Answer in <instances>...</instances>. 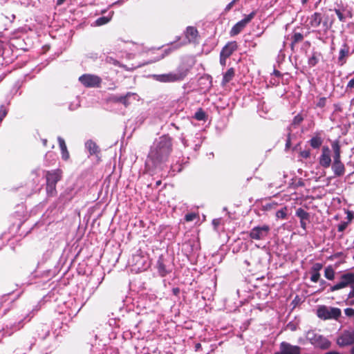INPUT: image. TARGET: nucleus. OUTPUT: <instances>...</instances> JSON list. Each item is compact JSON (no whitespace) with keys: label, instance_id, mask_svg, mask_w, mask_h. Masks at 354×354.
<instances>
[{"label":"nucleus","instance_id":"1","mask_svg":"<svg viewBox=\"0 0 354 354\" xmlns=\"http://www.w3.org/2000/svg\"><path fill=\"white\" fill-rule=\"evenodd\" d=\"M171 151L172 139L168 135H163L151 147L147 163L151 162L153 167H156L169 160Z\"/></svg>","mask_w":354,"mask_h":354},{"label":"nucleus","instance_id":"58","mask_svg":"<svg viewBox=\"0 0 354 354\" xmlns=\"http://www.w3.org/2000/svg\"><path fill=\"white\" fill-rule=\"evenodd\" d=\"M308 0H301V3L303 5H305V4H306L308 3Z\"/></svg>","mask_w":354,"mask_h":354},{"label":"nucleus","instance_id":"41","mask_svg":"<svg viewBox=\"0 0 354 354\" xmlns=\"http://www.w3.org/2000/svg\"><path fill=\"white\" fill-rule=\"evenodd\" d=\"M348 224L346 221L342 222L337 225V230L339 232H343L348 227Z\"/></svg>","mask_w":354,"mask_h":354},{"label":"nucleus","instance_id":"54","mask_svg":"<svg viewBox=\"0 0 354 354\" xmlns=\"http://www.w3.org/2000/svg\"><path fill=\"white\" fill-rule=\"evenodd\" d=\"M48 140L47 139H42V144L44 147L47 146Z\"/></svg>","mask_w":354,"mask_h":354},{"label":"nucleus","instance_id":"27","mask_svg":"<svg viewBox=\"0 0 354 354\" xmlns=\"http://www.w3.org/2000/svg\"><path fill=\"white\" fill-rule=\"evenodd\" d=\"M56 184L46 183V192L48 196H54L57 194Z\"/></svg>","mask_w":354,"mask_h":354},{"label":"nucleus","instance_id":"3","mask_svg":"<svg viewBox=\"0 0 354 354\" xmlns=\"http://www.w3.org/2000/svg\"><path fill=\"white\" fill-rule=\"evenodd\" d=\"M189 70L183 66L177 68L176 72L166 74L153 75V78L160 82L171 83L182 81L188 74Z\"/></svg>","mask_w":354,"mask_h":354},{"label":"nucleus","instance_id":"38","mask_svg":"<svg viewBox=\"0 0 354 354\" xmlns=\"http://www.w3.org/2000/svg\"><path fill=\"white\" fill-rule=\"evenodd\" d=\"M303 120H304V117L301 115V114H297L293 118L292 124L299 125L300 123L302 122Z\"/></svg>","mask_w":354,"mask_h":354},{"label":"nucleus","instance_id":"52","mask_svg":"<svg viewBox=\"0 0 354 354\" xmlns=\"http://www.w3.org/2000/svg\"><path fill=\"white\" fill-rule=\"evenodd\" d=\"M172 292L175 295H178L180 293V289L178 288H174L172 289Z\"/></svg>","mask_w":354,"mask_h":354},{"label":"nucleus","instance_id":"19","mask_svg":"<svg viewBox=\"0 0 354 354\" xmlns=\"http://www.w3.org/2000/svg\"><path fill=\"white\" fill-rule=\"evenodd\" d=\"M86 147L89 151L90 155H96L97 156L100 152L99 147L93 140H88L86 142Z\"/></svg>","mask_w":354,"mask_h":354},{"label":"nucleus","instance_id":"25","mask_svg":"<svg viewBox=\"0 0 354 354\" xmlns=\"http://www.w3.org/2000/svg\"><path fill=\"white\" fill-rule=\"evenodd\" d=\"M335 270L331 266H327L324 270V277L328 280L335 279Z\"/></svg>","mask_w":354,"mask_h":354},{"label":"nucleus","instance_id":"34","mask_svg":"<svg viewBox=\"0 0 354 354\" xmlns=\"http://www.w3.org/2000/svg\"><path fill=\"white\" fill-rule=\"evenodd\" d=\"M110 21V18L106 17H101L95 21L97 26H102L106 24Z\"/></svg>","mask_w":354,"mask_h":354},{"label":"nucleus","instance_id":"43","mask_svg":"<svg viewBox=\"0 0 354 354\" xmlns=\"http://www.w3.org/2000/svg\"><path fill=\"white\" fill-rule=\"evenodd\" d=\"M346 213L347 214V216H346L347 221H346V222L348 223V224L349 225L352 222V221L354 218V216L351 211L347 210Z\"/></svg>","mask_w":354,"mask_h":354},{"label":"nucleus","instance_id":"46","mask_svg":"<svg viewBox=\"0 0 354 354\" xmlns=\"http://www.w3.org/2000/svg\"><path fill=\"white\" fill-rule=\"evenodd\" d=\"M351 290L348 295V298L353 299L354 298V284L352 286H351ZM353 304H354V300L351 301L350 305H353Z\"/></svg>","mask_w":354,"mask_h":354},{"label":"nucleus","instance_id":"62","mask_svg":"<svg viewBox=\"0 0 354 354\" xmlns=\"http://www.w3.org/2000/svg\"><path fill=\"white\" fill-rule=\"evenodd\" d=\"M353 259H354V254H353Z\"/></svg>","mask_w":354,"mask_h":354},{"label":"nucleus","instance_id":"13","mask_svg":"<svg viewBox=\"0 0 354 354\" xmlns=\"http://www.w3.org/2000/svg\"><path fill=\"white\" fill-rule=\"evenodd\" d=\"M350 46L346 42H344L342 45V47L339 51V56L337 58L338 65L340 66H344L346 63L347 58L350 56Z\"/></svg>","mask_w":354,"mask_h":354},{"label":"nucleus","instance_id":"61","mask_svg":"<svg viewBox=\"0 0 354 354\" xmlns=\"http://www.w3.org/2000/svg\"><path fill=\"white\" fill-rule=\"evenodd\" d=\"M325 283H326V282H325V281H324V280H322V281H321V284H324Z\"/></svg>","mask_w":354,"mask_h":354},{"label":"nucleus","instance_id":"50","mask_svg":"<svg viewBox=\"0 0 354 354\" xmlns=\"http://www.w3.org/2000/svg\"><path fill=\"white\" fill-rule=\"evenodd\" d=\"M307 220H300V225L304 230H306V221Z\"/></svg>","mask_w":354,"mask_h":354},{"label":"nucleus","instance_id":"39","mask_svg":"<svg viewBox=\"0 0 354 354\" xmlns=\"http://www.w3.org/2000/svg\"><path fill=\"white\" fill-rule=\"evenodd\" d=\"M299 156L301 158H305V159H307V158H310V150L309 149H304L303 151H300Z\"/></svg>","mask_w":354,"mask_h":354},{"label":"nucleus","instance_id":"49","mask_svg":"<svg viewBox=\"0 0 354 354\" xmlns=\"http://www.w3.org/2000/svg\"><path fill=\"white\" fill-rule=\"evenodd\" d=\"M348 88H354V77L349 80V82H348L346 85V89Z\"/></svg>","mask_w":354,"mask_h":354},{"label":"nucleus","instance_id":"45","mask_svg":"<svg viewBox=\"0 0 354 354\" xmlns=\"http://www.w3.org/2000/svg\"><path fill=\"white\" fill-rule=\"evenodd\" d=\"M322 268V264L319 263H316L312 267V272H319Z\"/></svg>","mask_w":354,"mask_h":354},{"label":"nucleus","instance_id":"40","mask_svg":"<svg viewBox=\"0 0 354 354\" xmlns=\"http://www.w3.org/2000/svg\"><path fill=\"white\" fill-rule=\"evenodd\" d=\"M7 115V109L4 105L0 106V122L3 120V119Z\"/></svg>","mask_w":354,"mask_h":354},{"label":"nucleus","instance_id":"8","mask_svg":"<svg viewBox=\"0 0 354 354\" xmlns=\"http://www.w3.org/2000/svg\"><path fill=\"white\" fill-rule=\"evenodd\" d=\"M79 81L87 88H98L102 83V79L95 75L84 74L79 77Z\"/></svg>","mask_w":354,"mask_h":354},{"label":"nucleus","instance_id":"31","mask_svg":"<svg viewBox=\"0 0 354 354\" xmlns=\"http://www.w3.org/2000/svg\"><path fill=\"white\" fill-rule=\"evenodd\" d=\"M287 207H283V208H281V209L278 210L277 212H276V217L277 218H281V219H285L287 217Z\"/></svg>","mask_w":354,"mask_h":354},{"label":"nucleus","instance_id":"12","mask_svg":"<svg viewBox=\"0 0 354 354\" xmlns=\"http://www.w3.org/2000/svg\"><path fill=\"white\" fill-rule=\"evenodd\" d=\"M319 164L324 168H328L331 165L330 149L328 146L322 149V154L319 158Z\"/></svg>","mask_w":354,"mask_h":354},{"label":"nucleus","instance_id":"59","mask_svg":"<svg viewBox=\"0 0 354 354\" xmlns=\"http://www.w3.org/2000/svg\"><path fill=\"white\" fill-rule=\"evenodd\" d=\"M156 184V186L160 185H161V180H158Z\"/></svg>","mask_w":354,"mask_h":354},{"label":"nucleus","instance_id":"35","mask_svg":"<svg viewBox=\"0 0 354 354\" xmlns=\"http://www.w3.org/2000/svg\"><path fill=\"white\" fill-rule=\"evenodd\" d=\"M334 11H335V14L337 15L338 19L341 22L346 21V16L344 15V13L342 10H340L339 9L335 8Z\"/></svg>","mask_w":354,"mask_h":354},{"label":"nucleus","instance_id":"29","mask_svg":"<svg viewBox=\"0 0 354 354\" xmlns=\"http://www.w3.org/2000/svg\"><path fill=\"white\" fill-rule=\"evenodd\" d=\"M207 115L202 108L198 109L194 114V118L197 120H205Z\"/></svg>","mask_w":354,"mask_h":354},{"label":"nucleus","instance_id":"15","mask_svg":"<svg viewBox=\"0 0 354 354\" xmlns=\"http://www.w3.org/2000/svg\"><path fill=\"white\" fill-rule=\"evenodd\" d=\"M322 20V15L319 12H315L307 19L308 26L311 28H318L321 25Z\"/></svg>","mask_w":354,"mask_h":354},{"label":"nucleus","instance_id":"18","mask_svg":"<svg viewBox=\"0 0 354 354\" xmlns=\"http://www.w3.org/2000/svg\"><path fill=\"white\" fill-rule=\"evenodd\" d=\"M235 76V70L234 68H230L224 74L221 82L222 86H225Z\"/></svg>","mask_w":354,"mask_h":354},{"label":"nucleus","instance_id":"30","mask_svg":"<svg viewBox=\"0 0 354 354\" xmlns=\"http://www.w3.org/2000/svg\"><path fill=\"white\" fill-rule=\"evenodd\" d=\"M133 95L134 93L128 92L124 95H121L120 103H122L125 107L129 106L130 104V102H129V98Z\"/></svg>","mask_w":354,"mask_h":354},{"label":"nucleus","instance_id":"33","mask_svg":"<svg viewBox=\"0 0 354 354\" xmlns=\"http://www.w3.org/2000/svg\"><path fill=\"white\" fill-rule=\"evenodd\" d=\"M105 100L106 103H120L121 96L112 95L107 97Z\"/></svg>","mask_w":354,"mask_h":354},{"label":"nucleus","instance_id":"22","mask_svg":"<svg viewBox=\"0 0 354 354\" xmlns=\"http://www.w3.org/2000/svg\"><path fill=\"white\" fill-rule=\"evenodd\" d=\"M322 142H323V140L322 139V138L318 134H317L316 136H313L309 140L310 145L313 149H319L322 146Z\"/></svg>","mask_w":354,"mask_h":354},{"label":"nucleus","instance_id":"5","mask_svg":"<svg viewBox=\"0 0 354 354\" xmlns=\"http://www.w3.org/2000/svg\"><path fill=\"white\" fill-rule=\"evenodd\" d=\"M270 230V226L268 224L258 225L252 228L248 235L252 240H264L268 236Z\"/></svg>","mask_w":354,"mask_h":354},{"label":"nucleus","instance_id":"53","mask_svg":"<svg viewBox=\"0 0 354 354\" xmlns=\"http://www.w3.org/2000/svg\"><path fill=\"white\" fill-rule=\"evenodd\" d=\"M274 74L277 77H281V72L279 71H278V70H274Z\"/></svg>","mask_w":354,"mask_h":354},{"label":"nucleus","instance_id":"36","mask_svg":"<svg viewBox=\"0 0 354 354\" xmlns=\"http://www.w3.org/2000/svg\"><path fill=\"white\" fill-rule=\"evenodd\" d=\"M327 98L326 97H319L316 104V107L324 108L326 104Z\"/></svg>","mask_w":354,"mask_h":354},{"label":"nucleus","instance_id":"21","mask_svg":"<svg viewBox=\"0 0 354 354\" xmlns=\"http://www.w3.org/2000/svg\"><path fill=\"white\" fill-rule=\"evenodd\" d=\"M317 315L322 319H330L329 309L325 306H322L317 309Z\"/></svg>","mask_w":354,"mask_h":354},{"label":"nucleus","instance_id":"24","mask_svg":"<svg viewBox=\"0 0 354 354\" xmlns=\"http://www.w3.org/2000/svg\"><path fill=\"white\" fill-rule=\"evenodd\" d=\"M295 215L299 218L300 220H309L310 214L304 209L299 207L296 210Z\"/></svg>","mask_w":354,"mask_h":354},{"label":"nucleus","instance_id":"2","mask_svg":"<svg viewBox=\"0 0 354 354\" xmlns=\"http://www.w3.org/2000/svg\"><path fill=\"white\" fill-rule=\"evenodd\" d=\"M333 151V162L331 166L332 170L335 176H342L346 171L345 166L341 160V146L339 140H335L331 143Z\"/></svg>","mask_w":354,"mask_h":354},{"label":"nucleus","instance_id":"23","mask_svg":"<svg viewBox=\"0 0 354 354\" xmlns=\"http://www.w3.org/2000/svg\"><path fill=\"white\" fill-rule=\"evenodd\" d=\"M292 41L290 44V48L292 50H294V47L296 44L299 43L303 41L304 39V35L303 34L300 32H294L293 35L292 36Z\"/></svg>","mask_w":354,"mask_h":354},{"label":"nucleus","instance_id":"57","mask_svg":"<svg viewBox=\"0 0 354 354\" xmlns=\"http://www.w3.org/2000/svg\"><path fill=\"white\" fill-rule=\"evenodd\" d=\"M347 15L349 18H352L353 17V14H352V12L351 11H348V13H347Z\"/></svg>","mask_w":354,"mask_h":354},{"label":"nucleus","instance_id":"7","mask_svg":"<svg viewBox=\"0 0 354 354\" xmlns=\"http://www.w3.org/2000/svg\"><path fill=\"white\" fill-rule=\"evenodd\" d=\"M257 12L252 11L250 14L245 15V17L237 22L231 29L230 34L232 37L239 35L256 16Z\"/></svg>","mask_w":354,"mask_h":354},{"label":"nucleus","instance_id":"55","mask_svg":"<svg viewBox=\"0 0 354 354\" xmlns=\"http://www.w3.org/2000/svg\"><path fill=\"white\" fill-rule=\"evenodd\" d=\"M195 348L196 351L198 350L199 348H201V344L200 343L196 344Z\"/></svg>","mask_w":354,"mask_h":354},{"label":"nucleus","instance_id":"32","mask_svg":"<svg viewBox=\"0 0 354 354\" xmlns=\"http://www.w3.org/2000/svg\"><path fill=\"white\" fill-rule=\"evenodd\" d=\"M319 62V59L316 53H313L312 56L308 59V64L310 66H315Z\"/></svg>","mask_w":354,"mask_h":354},{"label":"nucleus","instance_id":"26","mask_svg":"<svg viewBox=\"0 0 354 354\" xmlns=\"http://www.w3.org/2000/svg\"><path fill=\"white\" fill-rule=\"evenodd\" d=\"M341 310L338 308L332 307L329 309L330 319H337L341 316Z\"/></svg>","mask_w":354,"mask_h":354},{"label":"nucleus","instance_id":"48","mask_svg":"<svg viewBox=\"0 0 354 354\" xmlns=\"http://www.w3.org/2000/svg\"><path fill=\"white\" fill-rule=\"evenodd\" d=\"M228 57H225L223 55L220 54V64L221 66H225L226 65V60Z\"/></svg>","mask_w":354,"mask_h":354},{"label":"nucleus","instance_id":"9","mask_svg":"<svg viewBox=\"0 0 354 354\" xmlns=\"http://www.w3.org/2000/svg\"><path fill=\"white\" fill-rule=\"evenodd\" d=\"M337 344L340 347L354 344V330H344L337 338Z\"/></svg>","mask_w":354,"mask_h":354},{"label":"nucleus","instance_id":"44","mask_svg":"<svg viewBox=\"0 0 354 354\" xmlns=\"http://www.w3.org/2000/svg\"><path fill=\"white\" fill-rule=\"evenodd\" d=\"M344 313L347 317H351L354 316V309L352 308H347L344 309Z\"/></svg>","mask_w":354,"mask_h":354},{"label":"nucleus","instance_id":"56","mask_svg":"<svg viewBox=\"0 0 354 354\" xmlns=\"http://www.w3.org/2000/svg\"><path fill=\"white\" fill-rule=\"evenodd\" d=\"M64 1H65V0H57V4L62 5Z\"/></svg>","mask_w":354,"mask_h":354},{"label":"nucleus","instance_id":"51","mask_svg":"<svg viewBox=\"0 0 354 354\" xmlns=\"http://www.w3.org/2000/svg\"><path fill=\"white\" fill-rule=\"evenodd\" d=\"M212 224L215 228H216L220 224V219H214L212 221Z\"/></svg>","mask_w":354,"mask_h":354},{"label":"nucleus","instance_id":"6","mask_svg":"<svg viewBox=\"0 0 354 354\" xmlns=\"http://www.w3.org/2000/svg\"><path fill=\"white\" fill-rule=\"evenodd\" d=\"M354 284V272H346L341 275L340 281L330 287V290L334 292Z\"/></svg>","mask_w":354,"mask_h":354},{"label":"nucleus","instance_id":"16","mask_svg":"<svg viewBox=\"0 0 354 354\" xmlns=\"http://www.w3.org/2000/svg\"><path fill=\"white\" fill-rule=\"evenodd\" d=\"M237 48L238 44L236 41H230L227 42L222 48L220 54L230 57L233 54V53L237 50Z\"/></svg>","mask_w":354,"mask_h":354},{"label":"nucleus","instance_id":"14","mask_svg":"<svg viewBox=\"0 0 354 354\" xmlns=\"http://www.w3.org/2000/svg\"><path fill=\"white\" fill-rule=\"evenodd\" d=\"M62 177V171L60 169H57L46 172V183L50 184H56L59 182Z\"/></svg>","mask_w":354,"mask_h":354},{"label":"nucleus","instance_id":"4","mask_svg":"<svg viewBox=\"0 0 354 354\" xmlns=\"http://www.w3.org/2000/svg\"><path fill=\"white\" fill-rule=\"evenodd\" d=\"M307 339L314 346L321 349H328L331 345L330 342L328 339L313 331L308 332Z\"/></svg>","mask_w":354,"mask_h":354},{"label":"nucleus","instance_id":"42","mask_svg":"<svg viewBox=\"0 0 354 354\" xmlns=\"http://www.w3.org/2000/svg\"><path fill=\"white\" fill-rule=\"evenodd\" d=\"M319 277H320V274L319 272H312V275L310 277V280L313 281V282H317L319 279Z\"/></svg>","mask_w":354,"mask_h":354},{"label":"nucleus","instance_id":"11","mask_svg":"<svg viewBox=\"0 0 354 354\" xmlns=\"http://www.w3.org/2000/svg\"><path fill=\"white\" fill-rule=\"evenodd\" d=\"M186 40L182 41L179 46H182L190 43L197 42L199 37L198 31L196 28L194 26H188L185 32Z\"/></svg>","mask_w":354,"mask_h":354},{"label":"nucleus","instance_id":"17","mask_svg":"<svg viewBox=\"0 0 354 354\" xmlns=\"http://www.w3.org/2000/svg\"><path fill=\"white\" fill-rule=\"evenodd\" d=\"M57 141L61 149L62 158L64 160L66 161L70 158V154L67 149L65 140L62 137H58Z\"/></svg>","mask_w":354,"mask_h":354},{"label":"nucleus","instance_id":"28","mask_svg":"<svg viewBox=\"0 0 354 354\" xmlns=\"http://www.w3.org/2000/svg\"><path fill=\"white\" fill-rule=\"evenodd\" d=\"M322 26L324 28L325 31H327L330 30L333 24H334V19H331L330 21H328V17L326 16L324 17V20H322Z\"/></svg>","mask_w":354,"mask_h":354},{"label":"nucleus","instance_id":"60","mask_svg":"<svg viewBox=\"0 0 354 354\" xmlns=\"http://www.w3.org/2000/svg\"><path fill=\"white\" fill-rule=\"evenodd\" d=\"M351 353L354 354V346L351 348Z\"/></svg>","mask_w":354,"mask_h":354},{"label":"nucleus","instance_id":"10","mask_svg":"<svg viewBox=\"0 0 354 354\" xmlns=\"http://www.w3.org/2000/svg\"><path fill=\"white\" fill-rule=\"evenodd\" d=\"M301 348L300 346L282 342L279 344V351L274 354H301Z\"/></svg>","mask_w":354,"mask_h":354},{"label":"nucleus","instance_id":"20","mask_svg":"<svg viewBox=\"0 0 354 354\" xmlns=\"http://www.w3.org/2000/svg\"><path fill=\"white\" fill-rule=\"evenodd\" d=\"M157 267L158 273L161 277L166 276L170 272L167 269L166 266L164 263L163 259L161 257L158 260Z\"/></svg>","mask_w":354,"mask_h":354},{"label":"nucleus","instance_id":"47","mask_svg":"<svg viewBox=\"0 0 354 354\" xmlns=\"http://www.w3.org/2000/svg\"><path fill=\"white\" fill-rule=\"evenodd\" d=\"M291 146V133L289 132L287 136L286 142V149H288Z\"/></svg>","mask_w":354,"mask_h":354},{"label":"nucleus","instance_id":"37","mask_svg":"<svg viewBox=\"0 0 354 354\" xmlns=\"http://www.w3.org/2000/svg\"><path fill=\"white\" fill-rule=\"evenodd\" d=\"M198 214L194 212L188 213L185 216V220L187 222H190L194 221L195 218H198Z\"/></svg>","mask_w":354,"mask_h":354}]
</instances>
